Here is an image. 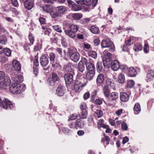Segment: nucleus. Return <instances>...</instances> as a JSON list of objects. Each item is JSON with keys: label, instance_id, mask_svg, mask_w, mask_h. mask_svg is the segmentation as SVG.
Segmentation results:
<instances>
[{"label": "nucleus", "instance_id": "f257e3e1", "mask_svg": "<svg viewBox=\"0 0 154 154\" xmlns=\"http://www.w3.org/2000/svg\"><path fill=\"white\" fill-rule=\"evenodd\" d=\"M87 82V81L84 78H77L73 86V90L77 93L80 92L83 87L86 85Z\"/></svg>", "mask_w": 154, "mask_h": 154}, {"label": "nucleus", "instance_id": "f03ea898", "mask_svg": "<svg viewBox=\"0 0 154 154\" xmlns=\"http://www.w3.org/2000/svg\"><path fill=\"white\" fill-rule=\"evenodd\" d=\"M66 27H68L70 30H65V32L66 35L72 38L75 37V33L78 31L79 29V27L74 24H69L68 23L65 24Z\"/></svg>", "mask_w": 154, "mask_h": 154}, {"label": "nucleus", "instance_id": "7ed1b4c3", "mask_svg": "<svg viewBox=\"0 0 154 154\" xmlns=\"http://www.w3.org/2000/svg\"><path fill=\"white\" fill-rule=\"evenodd\" d=\"M69 57L70 59L72 61L76 62L78 61L80 57L79 54L77 51L76 49L72 48H69L66 53Z\"/></svg>", "mask_w": 154, "mask_h": 154}, {"label": "nucleus", "instance_id": "20e7f679", "mask_svg": "<svg viewBox=\"0 0 154 154\" xmlns=\"http://www.w3.org/2000/svg\"><path fill=\"white\" fill-rule=\"evenodd\" d=\"M102 48H107V50L111 52L115 50V47L113 43L109 39L103 40L101 43Z\"/></svg>", "mask_w": 154, "mask_h": 154}, {"label": "nucleus", "instance_id": "39448f33", "mask_svg": "<svg viewBox=\"0 0 154 154\" xmlns=\"http://www.w3.org/2000/svg\"><path fill=\"white\" fill-rule=\"evenodd\" d=\"M103 55L102 60L104 66L110 64L112 60V54L108 52L107 51H104L103 53Z\"/></svg>", "mask_w": 154, "mask_h": 154}, {"label": "nucleus", "instance_id": "423d86ee", "mask_svg": "<svg viewBox=\"0 0 154 154\" xmlns=\"http://www.w3.org/2000/svg\"><path fill=\"white\" fill-rule=\"evenodd\" d=\"M78 4H80L83 7V10L85 11H89L92 1L90 0H78L76 2Z\"/></svg>", "mask_w": 154, "mask_h": 154}, {"label": "nucleus", "instance_id": "0eeeda50", "mask_svg": "<svg viewBox=\"0 0 154 154\" xmlns=\"http://www.w3.org/2000/svg\"><path fill=\"white\" fill-rule=\"evenodd\" d=\"M9 90L11 93L17 94L21 92L22 91V88L20 84L15 82L10 86Z\"/></svg>", "mask_w": 154, "mask_h": 154}, {"label": "nucleus", "instance_id": "6e6552de", "mask_svg": "<svg viewBox=\"0 0 154 154\" xmlns=\"http://www.w3.org/2000/svg\"><path fill=\"white\" fill-rule=\"evenodd\" d=\"M60 80V78L54 72L52 73L51 76L48 78L47 83L49 85L54 86L55 85L57 82Z\"/></svg>", "mask_w": 154, "mask_h": 154}, {"label": "nucleus", "instance_id": "1a4fd4ad", "mask_svg": "<svg viewBox=\"0 0 154 154\" xmlns=\"http://www.w3.org/2000/svg\"><path fill=\"white\" fill-rule=\"evenodd\" d=\"M48 57L50 59V61L52 66L54 68H58L60 65L59 61L55 60V55L54 53L51 52L49 54Z\"/></svg>", "mask_w": 154, "mask_h": 154}, {"label": "nucleus", "instance_id": "9d476101", "mask_svg": "<svg viewBox=\"0 0 154 154\" xmlns=\"http://www.w3.org/2000/svg\"><path fill=\"white\" fill-rule=\"evenodd\" d=\"M83 60L88 71L95 72V67L93 63L88 62V60L85 57L83 58Z\"/></svg>", "mask_w": 154, "mask_h": 154}, {"label": "nucleus", "instance_id": "9b49d317", "mask_svg": "<svg viewBox=\"0 0 154 154\" xmlns=\"http://www.w3.org/2000/svg\"><path fill=\"white\" fill-rule=\"evenodd\" d=\"M12 71L11 72V79L14 82H16L18 84L22 82L23 80V77L22 76L19 75H17L16 74H13Z\"/></svg>", "mask_w": 154, "mask_h": 154}, {"label": "nucleus", "instance_id": "f8f14e48", "mask_svg": "<svg viewBox=\"0 0 154 154\" xmlns=\"http://www.w3.org/2000/svg\"><path fill=\"white\" fill-rule=\"evenodd\" d=\"M109 96L111 99L107 101V103L109 105L111 104L112 101H116L118 99L119 97L118 93L115 92H113L110 93Z\"/></svg>", "mask_w": 154, "mask_h": 154}, {"label": "nucleus", "instance_id": "ddd939ff", "mask_svg": "<svg viewBox=\"0 0 154 154\" xmlns=\"http://www.w3.org/2000/svg\"><path fill=\"white\" fill-rule=\"evenodd\" d=\"M64 77L66 84H69L72 83L73 79V75L72 74H66L64 75Z\"/></svg>", "mask_w": 154, "mask_h": 154}, {"label": "nucleus", "instance_id": "4468645a", "mask_svg": "<svg viewBox=\"0 0 154 154\" xmlns=\"http://www.w3.org/2000/svg\"><path fill=\"white\" fill-rule=\"evenodd\" d=\"M41 65L42 66H45L48 64L49 59L48 57L45 56H42L39 60Z\"/></svg>", "mask_w": 154, "mask_h": 154}, {"label": "nucleus", "instance_id": "2eb2a0df", "mask_svg": "<svg viewBox=\"0 0 154 154\" xmlns=\"http://www.w3.org/2000/svg\"><path fill=\"white\" fill-rule=\"evenodd\" d=\"M120 98V100L122 102H126L129 100V95L125 92H121Z\"/></svg>", "mask_w": 154, "mask_h": 154}, {"label": "nucleus", "instance_id": "dca6fc26", "mask_svg": "<svg viewBox=\"0 0 154 154\" xmlns=\"http://www.w3.org/2000/svg\"><path fill=\"white\" fill-rule=\"evenodd\" d=\"M154 79V70H151L148 72L146 79L147 82L151 81Z\"/></svg>", "mask_w": 154, "mask_h": 154}, {"label": "nucleus", "instance_id": "f3484780", "mask_svg": "<svg viewBox=\"0 0 154 154\" xmlns=\"http://www.w3.org/2000/svg\"><path fill=\"white\" fill-rule=\"evenodd\" d=\"M64 86L63 85H59L56 90V93L59 96H63L64 94L65 90Z\"/></svg>", "mask_w": 154, "mask_h": 154}, {"label": "nucleus", "instance_id": "a211bd4d", "mask_svg": "<svg viewBox=\"0 0 154 154\" xmlns=\"http://www.w3.org/2000/svg\"><path fill=\"white\" fill-rule=\"evenodd\" d=\"M74 67L72 63H68L64 66L63 69L66 72H72L73 71Z\"/></svg>", "mask_w": 154, "mask_h": 154}, {"label": "nucleus", "instance_id": "6ab92c4d", "mask_svg": "<svg viewBox=\"0 0 154 154\" xmlns=\"http://www.w3.org/2000/svg\"><path fill=\"white\" fill-rule=\"evenodd\" d=\"M57 12L61 15L65 14L67 11L66 7L64 6H59L56 8Z\"/></svg>", "mask_w": 154, "mask_h": 154}, {"label": "nucleus", "instance_id": "aec40b11", "mask_svg": "<svg viewBox=\"0 0 154 154\" xmlns=\"http://www.w3.org/2000/svg\"><path fill=\"white\" fill-rule=\"evenodd\" d=\"M104 80V75L102 73L99 74L96 80L97 83L98 85H100L103 83Z\"/></svg>", "mask_w": 154, "mask_h": 154}, {"label": "nucleus", "instance_id": "412c9836", "mask_svg": "<svg viewBox=\"0 0 154 154\" xmlns=\"http://www.w3.org/2000/svg\"><path fill=\"white\" fill-rule=\"evenodd\" d=\"M12 66L16 72L21 70V66L18 61L17 60H13L12 62Z\"/></svg>", "mask_w": 154, "mask_h": 154}, {"label": "nucleus", "instance_id": "4be33fe9", "mask_svg": "<svg viewBox=\"0 0 154 154\" xmlns=\"http://www.w3.org/2000/svg\"><path fill=\"white\" fill-rule=\"evenodd\" d=\"M24 5L25 8L28 10L31 9L33 6V2L30 0H26L24 2Z\"/></svg>", "mask_w": 154, "mask_h": 154}, {"label": "nucleus", "instance_id": "5701e85b", "mask_svg": "<svg viewBox=\"0 0 154 154\" xmlns=\"http://www.w3.org/2000/svg\"><path fill=\"white\" fill-rule=\"evenodd\" d=\"M119 68V62L116 60H115L111 63V68L114 71H116Z\"/></svg>", "mask_w": 154, "mask_h": 154}, {"label": "nucleus", "instance_id": "b1692460", "mask_svg": "<svg viewBox=\"0 0 154 154\" xmlns=\"http://www.w3.org/2000/svg\"><path fill=\"white\" fill-rule=\"evenodd\" d=\"M43 11L48 13H51L53 11V7L52 5H45L42 8Z\"/></svg>", "mask_w": 154, "mask_h": 154}, {"label": "nucleus", "instance_id": "393cba45", "mask_svg": "<svg viewBox=\"0 0 154 154\" xmlns=\"http://www.w3.org/2000/svg\"><path fill=\"white\" fill-rule=\"evenodd\" d=\"M84 126V123L82 120L80 119H78L76 120L75 123V128H77L78 127L82 128Z\"/></svg>", "mask_w": 154, "mask_h": 154}, {"label": "nucleus", "instance_id": "a878e982", "mask_svg": "<svg viewBox=\"0 0 154 154\" xmlns=\"http://www.w3.org/2000/svg\"><path fill=\"white\" fill-rule=\"evenodd\" d=\"M84 63V62L82 58V60L79 63L78 67L79 70L82 73L85 69Z\"/></svg>", "mask_w": 154, "mask_h": 154}, {"label": "nucleus", "instance_id": "bb28decb", "mask_svg": "<svg viewBox=\"0 0 154 154\" xmlns=\"http://www.w3.org/2000/svg\"><path fill=\"white\" fill-rule=\"evenodd\" d=\"M110 89L108 86H104L103 89V91L105 96L106 97H109Z\"/></svg>", "mask_w": 154, "mask_h": 154}, {"label": "nucleus", "instance_id": "cd10ccee", "mask_svg": "<svg viewBox=\"0 0 154 154\" xmlns=\"http://www.w3.org/2000/svg\"><path fill=\"white\" fill-rule=\"evenodd\" d=\"M95 74V72L88 71L86 74V79L87 80L90 81L93 79Z\"/></svg>", "mask_w": 154, "mask_h": 154}, {"label": "nucleus", "instance_id": "c85d7f7f", "mask_svg": "<svg viewBox=\"0 0 154 154\" xmlns=\"http://www.w3.org/2000/svg\"><path fill=\"white\" fill-rule=\"evenodd\" d=\"M90 30L92 33L94 34H98L100 32L98 27L96 25L91 26L90 28Z\"/></svg>", "mask_w": 154, "mask_h": 154}, {"label": "nucleus", "instance_id": "c756f323", "mask_svg": "<svg viewBox=\"0 0 154 154\" xmlns=\"http://www.w3.org/2000/svg\"><path fill=\"white\" fill-rule=\"evenodd\" d=\"M137 74V72L135 69L133 67H130L128 70V75L131 77L135 76Z\"/></svg>", "mask_w": 154, "mask_h": 154}, {"label": "nucleus", "instance_id": "7c9ffc66", "mask_svg": "<svg viewBox=\"0 0 154 154\" xmlns=\"http://www.w3.org/2000/svg\"><path fill=\"white\" fill-rule=\"evenodd\" d=\"M88 112L86 110H82L81 112L79 113L78 116L80 119H84L87 118Z\"/></svg>", "mask_w": 154, "mask_h": 154}, {"label": "nucleus", "instance_id": "2f4dec72", "mask_svg": "<svg viewBox=\"0 0 154 154\" xmlns=\"http://www.w3.org/2000/svg\"><path fill=\"white\" fill-rule=\"evenodd\" d=\"M134 110L135 114H138L141 111L140 106L139 103H136L134 108Z\"/></svg>", "mask_w": 154, "mask_h": 154}, {"label": "nucleus", "instance_id": "473e14b6", "mask_svg": "<svg viewBox=\"0 0 154 154\" xmlns=\"http://www.w3.org/2000/svg\"><path fill=\"white\" fill-rule=\"evenodd\" d=\"M142 48V45L139 43H136L134 44L133 47V49L135 51H138L141 50Z\"/></svg>", "mask_w": 154, "mask_h": 154}, {"label": "nucleus", "instance_id": "72a5a7b5", "mask_svg": "<svg viewBox=\"0 0 154 154\" xmlns=\"http://www.w3.org/2000/svg\"><path fill=\"white\" fill-rule=\"evenodd\" d=\"M103 137L102 138L101 140V142L104 144L105 142H106V145L109 144L110 140V138L107 136H106L105 134H103Z\"/></svg>", "mask_w": 154, "mask_h": 154}, {"label": "nucleus", "instance_id": "f704fd0d", "mask_svg": "<svg viewBox=\"0 0 154 154\" xmlns=\"http://www.w3.org/2000/svg\"><path fill=\"white\" fill-rule=\"evenodd\" d=\"M117 81L119 83L122 84L125 81V77L123 73H121L118 77Z\"/></svg>", "mask_w": 154, "mask_h": 154}, {"label": "nucleus", "instance_id": "c9c22d12", "mask_svg": "<svg viewBox=\"0 0 154 154\" xmlns=\"http://www.w3.org/2000/svg\"><path fill=\"white\" fill-rule=\"evenodd\" d=\"M97 71L98 72H100L103 69L102 63L101 62L98 61L96 66Z\"/></svg>", "mask_w": 154, "mask_h": 154}, {"label": "nucleus", "instance_id": "e433bc0d", "mask_svg": "<svg viewBox=\"0 0 154 154\" xmlns=\"http://www.w3.org/2000/svg\"><path fill=\"white\" fill-rule=\"evenodd\" d=\"M83 15L82 14L75 13L73 14L72 17L75 20H79L82 17Z\"/></svg>", "mask_w": 154, "mask_h": 154}, {"label": "nucleus", "instance_id": "4c0bfd02", "mask_svg": "<svg viewBox=\"0 0 154 154\" xmlns=\"http://www.w3.org/2000/svg\"><path fill=\"white\" fill-rule=\"evenodd\" d=\"M134 85V81L132 80H128L127 81L126 87L127 88H132Z\"/></svg>", "mask_w": 154, "mask_h": 154}, {"label": "nucleus", "instance_id": "58836bf2", "mask_svg": "<svg viewBox=\"0 0 154 154\" xmlns=\"http://www.w3.org/2000/svg\"><path fill=\"white\" fill-rule=\"evenodd\" d=\"M71 9L74 11H77L81 10L82 8L79 5H76L74 3V4L72 5Z\"/></svg>", "mask_w": 154, "mask_h": 154}, {"label": "nucleus", "instance_id": "ea45409f", "mask_svg": "<svg viewBox=\"0 0 154 154\" xmlns=\"http://www.w3.org/2000/svg\"><path fill=\"white\" fill-rule=\"evenodd\" d=\"M97 91L96 90L92 92L91 94V101L94 102L95 100V98L97 94Z\"/></svg>", "mask_w": 154, "mask_h": 154}, {"label": "nucleus", "instance_id": "a19ab883", "mask_svg": "<svg viewBox=\"0 0 154 154\" xmlns=\"http://www.w3.org/2000/svg\"><path fill=\"white\" fill-rule=\"evenodd\" d=\"M88 55L89 56L91 57L94 58H95L97 56V53L94 51H91L88 52Z\"/></svg>", "mask_w": 154, "mask_h": 154}, {"label": "nucleus", "instance_id": "79ce46f5", "mask_svg": "<svg viewBox=\"0 0 154 154\" xmlns=\"http://www.w3.org/2000/svg\"><path fill=\"white\" fill-rule=\"evenodd\" d=\"M28 38L30 41V43L31 45H32L34 43V38L32 35V34L31 33L29 32V35H28Z\"/></svg>", "mask_w": 154, "mask_h": 154}, {"label": "nucleus", "instance_id": "37998d69", "mask_svg": "<svg viewBox=\"0 0 154 154\" xmlns=\"http://www.w3.org/2000/svg\"><path fill=\"white\" fill-rule=\"evenodd\" d=\"M90 21V18H86L81 20L80 22L82 24H85L89 23Z\"/></svg>", "mask_w": 154, "mask_h": 154}, {"label": "nucleus", "instance_id": "c03bdc74", "mask_svg": "<svg viewBox=\"0 0 154 154\" xmlns=\"http://www.w3.org/2000/svg\"><path fill=\"white\" fill-rule=\"evenodd\" d=\"M51 17L53 18H58L61 17V15L57 12H54L51 13Z\"/></svg>", "mask_w": 154, "mask_h": 154}, {"label": "nucleus", "instance_id": "a18cd8bd", "mask_svg": "<svg viewBox=\"0 0 154 154\" xmlns=\"http://www.w3.org/2000/svg\"><path fill=\"white\" fill-rule=\"evenodd\" d=\"M57 125L59 126V128L60 129L62 130L63 132L64 133H69L70 130L68 128L65 127L62 128L60 126L57 124Z\"/></svg>", "mask_w": 154, "mask_h": 154}, {"label": "nucleus", "instance_id": "49530a36", "mask_svg": "<svg viewBox=\"0 0 154 154\" xmlns=\"http://www.w3.org/2000/svg\"><path fill=\"white\" fill-rule=\"evenodd\" d=\"M2 81L8 86H9L11 83V81L9 77L8 76H6Z\"/></svg>", "mask_w": 154, "mask_h": 154}, {"label": "nucleus", "instance_id": "de8ad7c7", "mask_svg": "<svg viewBox=\"0 0 154 154\" xmlns=\"http://www.w3.org/2000/svg\"><path fill=\"white\" fill-rule=\"evenodd\" d=\"M94 112L97 115L98 118H99L101 117L103 115V111L100 109H97L94 111Z\"/></svg>", "mask_w": 154, "mask_h": 154}, {"label": "nucleus", "instance_id": "09e8293b", "mask_svg": "<svg viewBox=\"0 0 154 154\" xmlns=\"http://www.w3.org/2000/svg\"><path fill=\"white\" fill-rule=\"evenodd\" d=\"M42 48V45L40 43H36L34 48V51H36L40 50Z\"/></svg>", "mask_w": 154, "mask_h": 154}, {"label": "nucleus", "instance_id": "8fccbe9b", "mask_svg": "<svg viewBox=\"0 0 154 154\" xmlns=\"http://www.w3.org/2000/svg\"><path fill=\"white\" fill-rule=\"evenodd\" d=\"M5 54L8 57H9L11 54L10 50L8 48H5L3 50Z\"/></svg>", "mask_w": 154, "mask_h": 154}, {"label": "nucleus", "instance_id": "3c124183", "mask_svg": "<svg viewBox=\"0 0 154 154\" xmlns=\"http://www.w3.org/2000/svg\"><path fill=\"white\" fill-rule=\"evenodd\" d=\"M149 45L147 43H145L144 46L143 51L146 53H148L149 51Z\"/></svg>", "mask_w": 154, "mask_h": 154}, {"label": "nucleus", "instance_id": "603ef678", "mask_svg": "<svg viewBox=\"0 0 154 154\" xmlns=\"http://www.w3.org/2000/svg\"><path fill=\"white\" fill-rule=\"evenodd\" d=\"M53 29L56 31L59 32H61L62 30L61 28L58 25H55L53 26Z\"/></svg>", "mask_w": 154, "mask_h": 154}, {"label": "nucleus", "instance_id": "864d4df0", "mask_svg": "<svg viewBox=\"0 0 154 154\" xmlns=\"http://www.w3.org/2000/svg\"><path fill=\"white\" fill-rule=\"evenodd\" d=\"M44 34L45 35H47L49 36L51 35V30L49 28H47L45 30L43 31Z\"/></svg>", "mask_w": 154, "mask_h": 154}, {"label": "nucleus", "instance_id": "5fc2aeb1", "mask_svg": "<svg viewBox=\"0 0 154 154\" xmlns=\"http://www.w3.org/2000/svg\"><path fill=\"white\" fill-rule=\"evenodd\" d=\"M49 109L51 111L50 113L53 112H56L57 110V108L53 107L51 104L49 105Z\"/></svg>", "mask_w": 154, "mask_h": 154}, {"label": "nucleus", "instance_id": "6e6d98bb", "mask_svg": "<svg viewBox=\"0 0 154 154\" xmlns=\"http://www.w3.org/2000/svg\"><path fill=\"white\" fill-rule=\"evenodd\" d=\"M97 105H100L102 103V100L101 99H96L94 102Z\"/></svg>", "mask_w": 154, "mask_h": 154}, {"label": "nucleus", "instance_id": "4d7b16f0", "mask_svg": "<svg viewBox=\"0 0 154 154\" xmlns=\"http://www.w3.org/2000/svg\"><path fill=\"white\" fill-rule=\"evenodd\" d=\"M7 86H8L6 85L2 81L0 82V88L5 89Z\"/></svg>", "mask_w": 154, "mask_h": 154}, {"label": "nucleus", "instance_id": "13d9d810", "mask_svg": "<svg viewBox=\"0 0 154 154\" xmlns=\"http://www.w3.org/2000/svg\"><path fill=\"white\" fill-rule=\"evenodd\" d=\"M122 128L123 130L125 131H126L127 130L128 126L125 122H124L122 123Z\"/></svg>", "mask_w": 154, "mask_h": 154}, {"label": "nucleus", "instance_id": "bf43d9fd", "mask_svg": "<svg viewBox=\"0 0 154 154\" xmlns=\"http://www.w3.org/2000/svg\"><path fill=\"white\" fill-rule=\"evenodd\" d=\"M119 69H120L123 71H125L128 69V67L125 65H119Z\"/></svg>", "mask_w": 154, "mask_h": 154}, {"label": "nucleus", "instance_id": "052dcab7", "mask_svg": "<svg viewBox=\"0 0 154 154\" xmlns=\"http://www.w3.org/2000/svg\"><path fill=\"white\" fill-rule=\"evenodd\" d=\"M131 38L130 37L129 38L126 39L125 41V44L126 45V46H130L131 45Z\"/></svg>", "mask_w": 154, "mask_h": 154}, {"label": "nucleus", "instance_id": "680f3d73", "mask_svg": "<svg viewBox=\"0 0 154 154\" xmlns=\"http://www.w3.org/2000/svg\"><path fill=\"white\" fill-rule=\"evenodd\" d=\"M106 85L105 86H108L109 88L110 86H111L113 84V83L112 82L111 79H108L106 81Z\"/></svg>", "mask_w": 154, "mask_h": 154}, {"label": "nucleus", "instance_id": "e2e57ef3", "mask_svg": "<svg viewBox=\"0 0 154 154\" xmlns=\"http://www.w3.org/2000/svg\"><path fill=\"white\" fill-rule=\"evenodd\" d=\"M11 3L14 6L17 7L18 6V2L17 0H11Z\"/></svg>", "mask_w": 154, "mask_h": 154}, {"label": "nucleus", "instance_id": "0e129e2a", "mask_svg": "<svg viewBox=\"0 0 154 154\" xmlns=\"http://www.w3.org/2000/svg\"><path fill=\"white\" fill-rule=\"evenodd\" d=\"M39 21L40 23L42 24H44L46 23V20L44 18L40 17L39 18Z\"/></svg>", "mask_w": 154, "mask_h": 154}, {"label": "nucleus", "instance_id": "69168bd1", "mask_svg": "<svg viewBox=\"0 0 154 154\" xmlns=\"http://www.w3.org/2000/svg\"><path fill=\"white\" fill-rule=\"evenodd\" d=\"M77 116L75 114H72L70 116L69 119L71 120H74L76 119L77 118Z\"/></svg>", "mask_w": 154, "mask_h": 154}, {"label": "nucleus", "instance_id": "338daca9", "mask_svg": "<svg viewBox=\"0 0 154 154\" xmlns=\"http://www.w3.org/2000/svg\"><path fill=\"white\" fill-rule=\"evenodd\" d=\"M90 96V93L88 92L85 93L83 96L84 99L85 100L87 99Z\"/></svg>", "mask_w": 154, "mask_h": 154}, {"label": "nucleus", "instance_id": "774afa93", "mask_svg": "<svg viewBox=\"0 0 154 154\" xmlns=\"http://www.w3.org/2000/svg\"><path fill=\"white\" fill-rule=\"evenodd\" d=\"M33 72L34 73L37 75L38 73V69L36 67L34 66L33 67Z\"/></svg>", "mask_w": 154, "mask_h": 154}]
</instances>
